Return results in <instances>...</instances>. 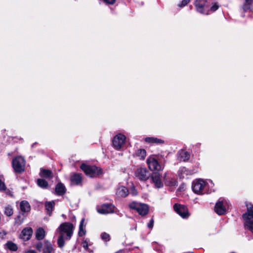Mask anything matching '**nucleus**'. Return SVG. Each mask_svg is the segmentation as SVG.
Instances as JSON below:
<instances>
[{"label": "nucleus", "mask_w": 253, "mask_h": 253, "mask_svg": "<svg viewBox=\"0 0 253 253\" xmlns=\"http://www.w3.org/2000/svg\"><path fill=\"white\" fill-rule=\"evenodd\" d=\"M55 206V203L54 201L51 202H46L45 204V209L49 214V215H51L52 211L54 208Z\"/></svg>", "instance_id": "nucleus-24"}, {"label": "nucleus", "mask_w": 253, "mask_h": 253, "mask_svg": "<svg viewBox=\"0 0 253 253\" xmlns=\"http://www.w3.org/2000/svg\"><path fill=\"white\" fill-rule=\"evenodd\" d=\"M6 234V233L4 231L0 232V238H1L2 239H4Z\"/></svg>", "instance_id": "nucleus-41"}, {"label": "nucleus", "mask_w": 253, "mask_h": 253, "mask_svg": "<svg viewBox=\"0 0 253 253\" xmlns=\"http://www.w3.org/2000/svg\"><path fill=\"white\" fill-rule=\"evenodd\" d=\"M66 188L64 185L61 183L57 184L55 187L56 193L59 195H62L65 193Z\"/></svg>", "instance_id": "nucleus-21"}, {"label": "nucleus", "mask_w": 253, "mask_h": 253, "mask_svg": "<svg viewBox=\"0 0 253 253\" xmlns=\"http://www.w3.org/2000/svg\"><path fill=\"white\" fill-rule=\"evenodd\" d=\"M115 207L111 204H105L96 207L97 211L100 214H109L114 212Z\"/></svg>", "instance_id": "nucleus-8"}, {"label": "nucleus", "mask_w": 253, "mask_h": 253, "mask_svg": "<svg viewBox=\"0 0 253 253\" xmlns=\"http://www.w3.org/2000/svg\"><path fill=\"white\" fill-rule=\"evenodd\" d=\"M74 229V225L69 222H64L61 224L57 229L56 233L59 234L57 244L60 248L64 246L65 241L71 239Z\"/></svg>", "instance_id": "nucleus-1"}, {"label": "nucleus", "mask_w": 253, "mask_h": 253, "mask_svg": "<svg viewBox=\"0 0 253 253\" xmlns=\"http://www.w3.org/2000/svg\"><path fill=\"white\" fill-rule=\"evenodd\" d=\"M128 207L130 209L136 211L138 214L141 216L147 215L149 211V206L146 204L141 203L131 202L128 204Z\"/></svg>", "instance_id": "nucleus-3"}, {"label": "nucleus", "mask_w": 253, "mask_h": 253, "mask_svg": "<svg viewBox=\"0 0 253 253\" xmlns=\"http://www.w3.org/2000/svg\"><path fill=\"white\" fill-rule=\"evenodd\" d=\"M128 194V189L125 186H121L119 187L117 189L116 194L119 197H124L126 196Z\"/></svg>", "instance_id": "nucleus-17"}, {"label": "nucleus", "mask_w": 253, "mask_h": 253, "mask_svg": "<svg viewBox=\"0 0 253 253\" xmlns=\"http://www.w3.org/2000/svg\"><path fill=\"white\" fill-rule=\"evenodd\" d=\"M105 3L109 4H113L115 1L116 0H103Z\"/></svg>", "instance_id": "nucleus-39"}, {"label": "nucleus", "mask_w": 253, "mask_h": 253, "mask_svg": "<svg viewBox=\"0 0 253 253\" xmlns=\"http://www.w3.org/2000/svg\"><path fill=\"white\" fill-rule=\"evenodd\" d=\"M242 216L245 228L253 233V205L247 206V211Z\"/></svg>", "instance_id": "nucleus-2"}, {"label": "nucleus", "mask_w": 253, "mask_h": 253, "mask_svg": "<svg viewBox=\"0 0 253 253\" xmlns=\"http://www.w3.org/2000/svg\"><path fill=\"white\" fill-rule=\"evenodd\" d=\"M192 173V171L186 168L181 167L178 170V175L180 178H187L189 175H191Z\"/></svg>", "instance_id": "nucleus-16"}, {"label": "nucleus", "mask_w": 253, "mask_h": 253, "mask_svg": "<svg viewBox=\"0 0 253 253\" xmlns=\"http://www.w3.org/2000/svg\"><path fill=\"white\" fill-rule=\"evenodd\" d=\"M195 4L198 12L204 14H209V8L206 0H196Z\"/></svg>", "instance_id": "nucleus-10"}, {"label": "nucleus", "mask_w": 253, "mask_h": 253, "mask_svg": "<svg viewBox=\"0 0 253 253\" xmlns=\"http://www.w3.org/2000/svg\"><path fill=\"white\" fill-rule=\"evenodd\" d=\"M84 219L83 218L80 222V226H79V231L78 234L80 236H83L85 234V225L84 224Z\"/></svg>", "instance_id": "nucleus-25"}, {"label": "nucleus", "mask_w": 253, "mask_h": 253, "mask_svg": "<svg viewBox=\"0 0 253 253\" xmlns=\"http://www.w3.org/2000/svg\"><path fill=\"white\" fill-rule=\"evenodd\" d=\"M37 184L39 186L43 188H47L48 186L47 182L42 179H38L37 180Z\"/></svg>", "instance_id": "nucleus-30"}, {"label": "nucleus", "mask_w": 253, "mask_h": 253, "mask_svg": "<svg viewBox=\"0 0 253 253\" xmlns=\"http://www.w3.org/2000/svg\"><path fill=\"white\" fill-rule=\"evenodd\" d=\"M80 168L86 175L89 177H94L102 173L101 169L94 166H90L82 164Z\"/></svg>", "instance_id": "nucleus-4"}, {"label": "nucleus", "mask_w": 253, "mask_h": 253, "mask_svg": "<svg viewBox=\"0 0 253 253\" xmlns=\"http://www.w3.org/2000/svg\"><path fill=\"white\" fill-rule=\"evenodd\" d=\"M26 253H36V252L34 250H28Z\"/></svg>", "instance_id": "nucleus-43"}, {"label": "nucleus", "mask_w": 253, "mask_h": 253, "mask_svg": "<svg viewBox=\"0 0 253 253\" xmlns=\"http://www.w3.org/2000/svg\"><path fill=\"white\" fill-rule=\"evenodd\" d=\"M20 209L23 212H28L30 211L31 207L29 203L26 201H23L20 203Z\"/></svg>", "instance_id": "nucleus-22"}, {"label": "nucleus", "mask_w": 253, "mask_h": 253, "mask_svg": "<svg viewBox=\"0 0 253 253\" xmlns=\"http://www.w3.org/2000/svg\"><path fill=\"white\" fill-rule=\"evenodd\" d=\"M126 139L125 135L119 133L114 136L113 139V145L117 150H120L124 145Z\"/></svg>", "instance_id": "nucleus-9"}, {"label": "nucleus", "mask_w": 253, "mask_h": 253, "mask_svg": "<svg viewBox=\"0 0 253 253\" xmlns=\"http://www.w3.org/2000/svg\"><path fill=\"white\" fill-rule=\"evenodd\" d=\"M218 7H219L218 5L216 3H215L211 7V11L214 12V11H216L218 8Z\"/></svg>", "instance_id": "nucleus-36"}, {"label": "nucleus", "mask_w": 253, "mask_h": 253, "mask_svg": "<svg viewBox=\"0 0 253 253\" xmlns=\"http://www.w3.org/2000/svg\"><path fill=\"white\" fill-rule=\"evenodd\" d=\"M101 237L102 240L105 241H108L110 240V235L106 233H103L101 235Z\"/></svg>", "instance_id": "nucleus-34"}, {"label": "nucleus", "mask_w": 253, "mask_h": 253, "mask_svg": "<svg viewBox=\"0 0 253 253\" xmlns=\"http://www.w3.org/2000/svg\"><path fill=\"white\" fill-rule=\"evenodd\" d=\"M226 202L223 201H219L217 202L214 207L215 212L218 215H223L225 214L226 212Z\"/></svg>", "instance_id": "nucleus-12"}, {"label": "nucleus", "mask_w": 253, "mask_h": 253, "mask_svg": "<svg viewBox=\"0 0 253 253\" xmlns=\"http://www.w3.org/2000/svg\"><path fill=\"white\" fill-rule=\"evenodd\" d=\"M146 142L148 143H163V141L154 137H146L145 139Z\"/></svg>", "instance_id": "nucleus-29"}, {"label": "nucleus", "mask_w": 253, "mask_h": 253, "mask_svg": "<svg viewBox=\"0 0 253 253\" xmlns=\"http://www.w3.org/2000/svg\"><path fill=\"white\" fill-rule=\"evenodd\" d=\"M178 158L180 159V161L185 162L187 160H188L190 158V155L189 154L183 150H181L178 152Z\"/></svg>", "instance_id": "nucleus-18"}, {"label": "nucleus", "mask_w": 253, "mask_h": 253, "mask_svg": "<svg viewBox=\"0 0 253 253\" xmlns=\"http://www.w3.org/2000/svg\"><path fill=\"white\" fill-rule=\"evenodd\" d=\"M5 189L4 183L0 180V190H4Z\"/></svg>", "instance_id": "nucleus-40"}, {"label": "nucleus", "mask_w": 253, "mask_h": 253, "mask_svg": "<svg viewBox=\"0 0 253 253\" xmlns=\"http://www.w3.org/2000/svg\"><path fill=\"white\" fill-rule=\"evenodd\" d=\"M16 222L18 223L19 224H20L21 223H22V221H20V222H18L17 220L16 221Z\"/></svg>", "instance_id": "nucleus-44"}, {"label": "nucleus", "mask_w": 253, "mask_h": 253, "mask_svg": "<svg viewBox=\"0 0 253 253\" xmlns=\"http://www.w3.org/2000/svg\"><path fill=\"white\" fill-rule=\"evenodd\" d=\"M45 236V231L42 228H38L36 232V238L41 240L43 239Z\"/></svg>", "instance_id": "nucleus-26"}, {"label": "nucleus", "mask_w": 253, "mask_h": 253, "mask_svg": "<svg viewBox=\"0 0 253 253\" xmlns=\"http://www.w3.org/2000/svg\"><path fill=\"white\" fill-rule=\"evenodd\" d=\"M71 181L73 184L79 185L81 183L82 178L79 174H74L71 177Z\"/></svg>", "instance_id": "nucleus-19"}, {"label": "nucleus", "mask_w": 253, "mask_h": 253, "mask_svg": "<svg viewBox=\"0 0 253 253\" xmlns=\"http://www.w3.org/2000/svg\"><path fill=\"white\" fill-rule=\"evenodd\" d=\"M152 179L156 188H159L163 186V183L160 179V174L159 173H153L152 174Z\"/></svg>", "instance_id": "nucleus-15"}, {"label": "nucleus", "mask_w": 253, "mask_h": 253, "mask_svg": "<svg viewBox=\"0 0 253 253\" xmlns=\"http://www.w3.org/2000/svg\"><path fill=\"white\" fill-rule=\"evenodd\" d=\"M37 250L41 251L42 248V245L41 243H39L36 245V246Z\"/></svg>", "instance_id": "nucleus-42"}, {"label": "nucleus", "mask_w": 253, "mask_h": 253, "mask_svg": "<svg viewBox=\"0 0 253 253\" xmlns=\"http://www.w3.org/2000/svg\"><path fill=\"white\" fill-rule=\"evenodd\" d=\"M40 176L46 178H51L53 177L52 172L51 170L44 169H41Z\"/></svg>", "instance_id": "nucleus-20"}, {"label": "nucleus", "mask_w": 253, "mask_h": 253, "mask_svg": "<svg viewBox=\"0 0 253 253\" xmlns=\"http://www.w3.org/2000/svg\"><path fill=\"white\" fill-rule=\"evenodd\" d=\"M5 246L6 249L11 252H15L18 250L17 245L12 241H8Z\"/></svg>", "instance_id": "nucleus-23"}, {"label": "nucleus", "mask_w": 253, "mask_h": 253, "mask_svg": "<svg viewBox=\"0 0 253 253\" xmlns=\"http://www.w3.org/2000/svg\"><path fill=\"white\" fill-rule=\"evenodd\" d=\"M147 164L148 168L151 171H160L164 169V167L161 166L158 161L153 157H149L147 160Z\"/></svg>", "instance_id": "nucleus-7"}, {"label": "nucleus", "mask_w": 253, "mask_h": 253, "mask_svg": "<svg viewBox=\"0 0 253 253\" xmlns=\"http://www.w3.org/2000/svg\"><path fill=\"white\" fill-rule=\"evenodd\" d=\"M12 166L14 170L20 173L24 171L25 167V161L21 156L15 158L12 161Z\"/></svg>", "instance_id": "nucleus-6"}, {"label": "nucleus", "mask_w": 253, "mask_h": 253, "mask_svg": "<svg viewBox=\"0 0 253 253\" xmlns=\"http://www.w3.org/2000/svg\"><path fill=\"white\" fill-rule=\"evenodd\" d=\"M190 0H182V1L178 4V6L180 7H184L190 2Z\"/></svg>", "instance_id": "nucleus-35"}, {"label": "nucleus", "mask_w": 253, "mask_h": 253, "mask_svg": "<svg viewBox=\"0 0 253 253\" xmlns=\"http://www.w3.org/2000/svg\"><path fill=\"white\" fill-rule=\"evenodd\" d=\"M33 234V229L31 227L24 228L21 232L20 238L24 241L30 240Z\"/></svg>", "instance_id": "nucleus-14"}, {"label": "nucleus", "mask_w": 253, "mask_h": 253, "mask_svg": "<svg viewBox=\"0 0 253 253\" xmlns=\"http://www.w3.org/2000/svg\"><path fill=\"white\" fill-rule=\"evenodd\" d=\"M137 155L141 159H144L146 155V151L144 149L138 150L137 153Z\"/></svg>", "instance_id": "nucleus-31"}, {"label": "nucleus", "mask_w": 253, "mask_h": 253, "mask_svg": "<svg viewBox=\"0 0 253 253\" xmlns=\"http://www.w3.org/2000/svg\"><path fill=\"white\" fill-rule=\"evenodd\" d=\"M83 247L85 249L87 250L88 248V243L87 240L84 241L82 243Z\"/></svg>", "instance_id": "nucleus-37"}, {"label": "nucleus", "mask_w": 253, "mask_h": 253, "mask_svg": "<svg viewBox=\"0 0 253 253\" xmlns=\"http://www.w3.org/2000/svg\"><path fill=\"white\" fill-rule=\"evenodd\" d=\"M166 184L169 186H175L177 184V181L175 179H171V180H166Z\"/></svg>", "instance_id": "nucleus-32"}, {"label": "nucleus", "mask_w": 253, "mask_h": 253, "mask_svg": "<svg viewBox=\"0 0 253 253\" xmlns=\"http://www.w3.org/2000/svg\"><path fill=\"white\" fill-rule=\"evenodd\" d=\"M252 3V0H246L245 3L243 5V9L244 11H246L250 8V5Z\"/></svg>", "instance_id": "nucleus-33"}, {"label": "nucleus", "mask_w": 253, "mask_h": 253, "mask_svg": "<svg viewBox=\"0 0 253 253\" xmlns=\"http://www.w3.org/2000/svg\"><path fill=\"white\" fill-rule=\"evenodd\" d=\"M53 251V248L51 244L49 243H45L42 251L43 253H51Z\"/></svg>", "instance_id": "nucleus-27"}, {"label": "nucleus", "mask_w": 253, "mask_h": 253, "mask_svg": "<svg viewBox=\"0 0 253 253\" xmlns=\"http://www.w3.org/2000/svg\"><path fill=\"white\" fill-rule=\"evenodd\" d=\"M154 220L153 219H151L149 223L148 224V227L149 228H152L153 227V225H154Z\"/></svg>", "instance_id": "nucleus-38"}, {"label": "nucleus", "mask_w": 253, "mask_h": 253, "mask_svg": "<svg viewBox=\"0 0 253 253\" xmlns=\"http://www.w3.org/2000/svg\"><path fill=\"white\" fill-rule=\"evenodd\" d=\"M173 209L182 218H187L189 215L187 208L184 205L175 204Z\"/></svg>", "instance_id": "nucleus-11"}, {"label": "nucleus", "mask_w": 253, "mask_h": 253, "mask_svg": "<svg viewBox=\"0 0 253 253\" xmlns=\"http://www.w3.org/2000/svg\"><path fill=\"white\" fill-rule=\"evenodd\" d=\"M207 185L206 182L202 179H197L192 183V189L197 194H203L206 193L205 189Z\"/></svg>", "instance_id": "nucleus-5"}, {"label": "nucleus", "mask_w": 253, "mask_h": 253, "mask_svg": "<svg viewBox=\"0 0 253 253\" xmlns=\"http://www.w3.org/2000/svg\"><path fill=\"white\" fill-rule=\"evenodd\" d=\"M148 172L146 168H140L135 171V174L139 179L146 180L148 178Z\"/></svg>", "instance_id": "nucleus-13"}, {"label": "nucleus", "mask_w": 253, "mask_h": 253, "mask_svg": "<svg viewBox=\"0 0 253 253\" xmlns=\"http://www.w3.org/2000/svg\"><path fill=\"white\" fill-rule=\"evenodd\" d=\"M4 214L7 216H11L13 214V209L11 206L8 205L4 208Z\"/></svg>", "instance_id": "nucleus-28"}]
</instances>
